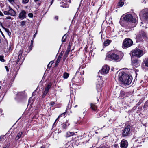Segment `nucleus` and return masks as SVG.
Segmentation results:
<instances>
[{
  "label": "nucleus",
  "mask_w": 148,
  "mask_h": 148,
  "mask_svg": "<svg viewBox=\"0 0 148 148\" xmlns=\"http://www.w3.org/2000/svg\"><path fill=\"white\" fill-rule=\"evenodd\" d=\"M145 65L146 66L148 67V58L147 59L145 62Z\"/></svg>",
  "instance_id": "2f4dec72"
},
{
  "label": "nucleus",
  "mask_w": 148,
  "mask_h": 148,
  "mask_svg": "<svg viewBox=\"0 0 148 148\" xmlns=\"http://www.w3.org/2000/svg\"><path fill=\"white\" fill-rule=\"evenodd\" d=\"M3 28L5 30V32L7 33L8 35L9 36L10 35L11 33L8 29L5 28L4 27H3Z\"/></svg>",
  "instance_id": "5701e85b"
},
{
  "label": "nucleus",
  "mask_w": 148,
  "mask_h": 148,
  "mask_svg": "<svg viewBox=\"0 0 148 148\" xmlns=\"http://www.w3.org/2000/svg\"><path fill=\"white\" fill-rule=\"evenodd\" d=\"M142 1V3L144 2L145 3L147 2L148 1V0H140Z\"/></svg>",
  "instance_id": "ea45409f"
},
{
  "label": "nucleus",
  "mask_w": 148,
  "mask_h": 148,
  "mask_svg": "<svg viewBox=\"0 0 148 148\" xmlns=\"http://www.w3.org/2000/svg\"><path fill=\"white\" fill-rule=\"evenodd\" d=\"M0 15L2 16H4L3 14L2 13V12L1 11H0Z\"/></svg>",
  "instance_id": "c03bdc74"
},
{
  "label": "nucleus",
  "mask_w": 148,
  "mask_h": 148,
  "mask_svg": "<svg viewBox=\"0 0 148 148\" xmlns=\"http://www.w3.org/2000/svg\"><path fill=\"white\" fill-rule=\"evenodd\" d=\"M37 31L36 30V33L34 35V36H33L34 38H35V36H36L37 34Z\"/></svg>",
  "instance_id": "a19ab883"
},
{
  "label": "nucleus",
  "mask_w": 148,
  "mask_h": 148,
  "mask_svg": "<svg viewBox=\"0 0 148 148\" xmlns=\"http://www.w3.org/2000/svg\"><path fill=\"white\" fill-rule=\"evenodd\" d=\"M132 40L129 38H126L123 42V46L124 48H127L130 47L133 44Z\"/></svg>",
  "instance_id": "39448f33"
},
{
  "label": "nucleus",
  "mask_w": 148,
  "mask_h": 148,
  "mask_svg": "<svg viewBox=\"0 0 148 148\" xmlns=\"http://www.w3.org/2000/svg\"><path fill=\"white\" fill-rule=\"evenodd\" d=\"M53 63L51 62H50L48 65L47 67H50L51 66V65Z\"/></svg>",
  "instance_id": "c9c22d12"
},
{
  "label": "nucleus",
  "mask_w": 148,
  "mask_h": 148,
  "mask_svg": "<svg viewBox=\"0 0 148 148\" xmlns=\"http://www.w3.org/2000/svg\"><path fill=\"white\" fill-rule=\"evenodd\" d=\"M23 133V132H20L17 134V136L16 137L15 140H18L21 136L22 135Z\"/></svg>",
  "instance_id": "a211bd4d"
},
{
  "label": "nucleus",
  "mask_w": 148,
  "mask_h": 148,
  "mask_svg": "<svg viewBox=\"0 0 148 148\" xmlns=\"http://www.w3.org/2000/svg\"><path fill=\"white\" fill-rule=\"evenodd\" d=\"M123 19L126 21H130L133 23H135L137 20L136 18H134L131 14H127L123 18Z\"/></svg>",
  "instance_id": "423d86ee"
},
{
  "label": "nucleus",
  "mask_w": 148,
  "mask_h": 148,
  "mask_svg": "<svg viewBox=\"0 0 148 148\" xmlns=\"http://www.w3.org/2000/svg\"><path fill=\"white\" fill-rule=\"evenodd\" d=\"M2 35H3V36H4V35L2 33Z\"/></svg>",
  "instance_id": "bf43d9fd"
},
{
  "label": "nucleus",
  "mask_w": 148,
  "mask_h": 148,
  "mask_svg": "<svg viewBox=\"0 0 148 148\" xmlns=\"http://www.w3.org/2000/svg\"><path fill=\"white\" fill-rule=\"evenodd\" d=\"M32 47H33V46H32V45H31L29 46V51H28V53L32 49Z\"/></svg>",
  "instance_id": "e433bc0d"
},
{
  "label": "nucleus",
  "mask_w": 148,
  "mask_h": 148,
  "mask_svg": "<svg viewBox=\"0 0 148 148\" xmlns=\"http://www.w3.org/2000/svg\"><path fill=\"white\" fill-rule=\"evenodd\" d=\"M53 1H52L51 2V4H50V5H52V3H53Z\"/></svg>",
  "instance_id": "603ef678"
},
{
  "label": "nucleus",
  "mask_w": 148,
  "mask_h": 148,
  "mask_svg": "<svg viewBox=\"0 0 148 148\" xmlns=\"http://www.w3.org/2000/svg\"><path fill=\"white\" fill-rule=\"evenodd\" d=\"M111 42V41L109 40H107L105 41L103 43V45L105 46H107L109 45Z\"/></svg>",
  "instance_id": "aec40b11"
},
{
  "label": "nucleus",
  "mask_w": 148,
  "mask_h": 148,
  "mask_svg": "<svg viewBox=\"0 0 148 148\" xmlns=\"http://www.w3.org/2000/svg\"><path fill=\"white\" fill-rule=\"evenodd\" d=\"M107 58H110L115 62L120 61L122 59V57H119V55L114 53L108 54Z\"/></svg>",
  "instance_id": "f03ea898"
},
{
  "label": "nucleus",
  "mask_w": 148,
  "mask_h": 148,
  "mask_svg": "<svg viewBox=\"0 0 148 148\" xmlns=\"http://www.w3.org/2000/svg\"><path fill=\"white\" fill-rule=\"evenodd\" d=\"M71 46V44L69 43V45L67 49L69 50H70Z\"/></svg>",
  "instance_id": "f704fd0d"
},
{
  "label": "nucleus",
  "mask_w": 148,
  "mask_h": 148,
  "mask_svg": "<svg viewBox=\"0 0 148 148\" xmlns=\"http://www.w3.org/2000/svg\"><path fill=\"white\" fill-rule=\"evenodd\" d=\"M124 5V2H119V3H118V5L119 6H120V7H122V6L123 5Z\"/></svg>",
  "instance_id": "c85d7f7f"
},
{
  "label": "nucleus",
  "mask_w": 148,
  "mask_h": 148,
  "mask_svg": "<svg viewBox=\"0 0 148 148\" xmlns=\"http://www.w3.org/2000/svg\"><path fill=\"white\" fill-rule=\"evenodd\" d=\"M97 84L100 85H103V82L102 80V78L101 77H99L97 79Z\"/></svg>",
  "instance_id": "2eb2a0df"
},
{
  "label": "nucleus",
  "mask_w": 148,
  "mask_h": 148,
  "mask_svg": "<svg viewBox=\"0 0 148 148\" xmlns=\"http://www.w3.org/2000/svg\"><path fill=\"white\" fill-rule=\"evenodd\" d=\"M132 54L133 56L140 58L143 54V53L142 50L137 49L132 50Z\"/></svg>",
  "instance_id": "7ed1b4c3"
},
{
  "label": "nucleus",
  "mask_w": 148,
  "mask_h": 148,
  "mask_svg": "<svg viewBox=\"0 0 148 148\" xmlns=\"http://www.w3.org/2000/svg\"><path fill=\"white\" fill-rule=\"evenodd\" d=\"M66 113V112H64L62 114H61L60 115H61V116H63L65 115Z\"/></svg>",
  "instance_id": "79ce46f5"
},
{
  "label": "nucleus",
  "mask_w": 148,
  "mask_h": 148,
  "mask_svg": "<svg viewBox=\"0 0 148 148\" xmlns=\"http://www.w3.org/2000/svg\"><path fill=\"white\" fill-rule=\"evenodd\" d=\"M4 14L5 15H9L8 10V11H4Z\"/></svg>",
  "instance_id": "473e14b6"
},
{
  "label": "nucleus",
  "mask_w": 148,
  "mask_h": 148,
  "mask_svg": "<svg viewBox=\"0 0 148 148\" xmlns=\"http://www.w3.org/2000/svg\"><path fill=\"white\" fill-rule=\"evenodd\" d=\"M69 74L66 72L64 73L63 77L64 79H67L69 76Z\"/></svg>",
  "instance_id": "a878e982"
},
{
  "label": "nucleus",
  "mask_w": 148,
  "mask_h": 148,
  "mask_svg": "<svg viewBox=\"0 0 148 148\" xmlns=\"http://www.w3.org/2000/svg\"><path fill=\"white\" fill-rule=\"evenodd\" d=\"M55 104V103L53 101H52L50 103V104L52 106L53 105Z\"/></svg>",
  "instance_id": "37998d69"
},
{
  "label": "nucleus",
  "mask_w": 148,
  "mask_h": 148,
  "mask_svg": "<svg viewBox=\"0 0 148 148\" xmlns=\"http://www.w3.org/2000/svg\"><path fill=\"white\" fill-rule=\"evenodd\" d=\"M147 36L146 34L143 31H141L137 35L136 38L137 39H140L141 37H143L144 39H146L147 38Z\"/></svg>",
  "instance_id": "1a4fd4ad"
},
{
  "label": "nucleus",
  "mask_w": 148,
  "mask_h": 148,
  "mask_svg": "<svg viewBox=\"0 0 148 148\" xmlns=\"http://www.w3.org/2000/svg\"><path fill=\"white\" fill-rule=\"evenodd\" d=\"M66 134L67 136L69 137L73 136L74 134V133L73 132H67Z\"/></svg>",
  "instance_id": "4be33fe9"
},
{
  "label": "nucleus",
  "mask_w": 148,
  "mask_h": 148,
  "mask_svg": "<svg viewBox=\"0 0 148 148\" xmlns=\"http://www.w3.org/2000/svg\"><path fill=\"white\" fill-rule=\"evenodd\" d=\"M10 3H12L15 0H8Z\"/></svg>",
  "instance_id": "4c0bfd02"
},
{
  "label": "nucleus",
  "mask_w": 148,
  "mask_h": 148,
  "mask_svg": "<svg viewBox=\"0 0 148 148\" xmlns=\"http://www.w3.org/2000/svg\"><path fill=\"white\" fill-rule=\"evenodd\" d=\"M6 18L7 19H10L11 18V17L10 16H8Z\"/></svg>",
  "instance_id": "49530a36"
},
{
  "label": "nucleus",
  "mask_w": 148,
  "mask_h": 148,
  "mask_svg": "<svg viewBox=\"0 0 148 148\" xmlns=\"http://www.w3.org/2000/svg\"><path fill=\"white\" fill-rule=\"evenodd\" d=\"M26 12L24 10H22L19 13L18 18L21 20H23L26 18Z\"/></svg>",
  "instance_id": "9b49d317"
},
{
  "label": "nucleus",
  "mask_w": 148,
  "mask_h": 148,
  "mask_svg": "<svg viewBox=\"0 0 148 148\" xmlns=\"http://www.w3.org/2000/svg\"><path fill=\"white\" fill-rule=\"evenodd\" d=\"M132 65L135 67H137L139 65L138 61L136 60H134L133 62L132 63Z\"/></svg>",
  "instance_id": "f3484780"
},
{
  "label": "nucleus",
  "mask_w": 148,
  "mask_h": 148,
  "mask_svg": "<svg viewBox=\"0 0 148 148\" xmlns=\"http://www.w3.org/2000/svg\"><path fill=\"white\" fill-rule=\"evenodd\" d=\"M143 22H141V23L142 24H143Z\"/></svg>",
  "instance_id": "6e6d98bb"
},
{
  "label": "nucleus",
  "mask_w": 148,
  "mask_h": 148,
  "mask_svg": "<svg viewBox=\"0 0 148 148\" xmlns=\"http://www.w3.org/2000/svg\"><path fill=\"white\" fill-rule=\"evenodd\" d=\"M0 25L3 28V26L2 25V24L1 22H0Z\"/></svg>",
  "instance_id": "09e8293b"
},
{
  "label": "nucleus",
  "mask_w": 148,
  "mask_h": 148,
  "mask_svg": "<svg viewBox=\"0 0 148 148\" xmlns=\"http://www.w3.org/2000/svg\"><path fill=\"white\" fill-rule=\"evenodd\" d=\"M0 112H2V110L1 109H0Z\"/></svg>",
  "instance_id": "864d4df0"
},
{
  "label": "nucleus",
  "mask_w": 148,
  "mask_h": 148,
  "mask_svg": "<svg viewBox=\"0 0 148 148\" xmlns=\"http://www.w3.org/2000/svg\"><path fill=\"white\" fill-rule=\"evenodd\" d=\"M9 9L8 12L9 15L12 16H14L16 15V12L11 8L10 6H9Z\"/></svg>",
  "instance_id": "ddd939ff"
},
{
  "label": "nucleus",
  "mask_w": 148,
  "mask_h": 148,
  "mask_svg": "<svg viewBox=\"0 0 148 148\" xmlns=\"http://www.w3.org/2000/svg\"><path fill=\"white\" fill-rule=\"evenodd\" d=\"M61 117V115H59L58 117L56 119V120L55 122H54V123H53V125H54V124L56 123V121L58 120V119L59 118H60V117Z\"/></svg>",
  "instance_id": "58836bf2"
},
{
  "label": "nucleus",
  "mask_w": 148,
  "mask_h": 148,
  "mask_svg": "<svg viewBox=\"0 0 148 148\" xmlns=\"http://www.w3.org/2000/svg\"><path fill=\"white\" fill-rule=\"evenodd\" d=\"M29 0H22V3L23 4H25L28 3Z\"/></svg>",
  "instance_id": "bb28decb"
},
{
  "label": "nucleus",
  "mask_w": 148,
  "mask_h": 148,
  "mask_svg": "<svg viewBox=\"0 0 148 148\" xmlns=\"http://www.w3.org/2000/svg\"><path fill=\"white\" fill-rule=\"evenodd\" d=\"M110 69V68L108 66L105 65L103 66L102 69L99 72L102 74H106L108 73Z\"/></svg>",
  "instance_id": "6e6552de"
},
{
  "label": "nucleus",
  "mask_w": 148,
  "mask_h": 148,
  "mask_svg": "<svg viewBox=\"0 0 148 148\" xmlns=\"http://www.w3.org/2000/svg\"><path fill=\"white\" fill-rule=\"evenodd\" d=\"M70 50H69L67 49V50L65 52V54L64 55V57L65 59L67 57V56L68 54H69V52H70Z\"/></svg>",
  "instance_id": "b1692460"
},
{
  "label": "nucleus",
  "mask_w": 148,
  "mask_h": 148,
  "mask_svg": "<svg viewBox=\"0 0 148 148\" xmlns=\"http://www.w3.org/2000/svg\"><path fill=\"white\" fill-rule=\"evenodd\" d=\"M90 108H92V110L95 111H96L97 110V107L95 104L91 103L90 104Z\"/></svg>",
  "instance_id": "6ab92c4d"
},
{
  "label": "nucleus",
  "mask_w": 148,
  "mask_h": 148,
  "mask_svg": "<svg viewBox=\"0 0 148 148\" xmlns=\"http://www.w3.org/2000/svg\"><path fill=\"white\" fill-rule=\"evenodd\" d=\"M60 59L58 58L57 60L56 64L57 63L58 64V63L60 61Z\"/></svg>",
  "instance_id": "a18cd8bd"
},
{
  "label": "nucleus",
  "mask_w": 148,
  "mask_h": 148,
  "mask_svg": "<svg viewBox=\"0 0 148 148\" xmlns=\"http://www.w3.org/2000/svg\"><path fill=\"white\" fill-rule=\"evenodd\" d=\"M5 67L6 68V70H7V71H8L9 70L8 69V67L7 66H5Z\"/></svg>",
  "instance_id": "8fccbe9b"
},
{
  "label": "nucleus",
  "mask_w": 148,
  "mask_h": 148,
  "mask_svg": "<svg viewBox=\"0 0 148 148\" xmlns=\"http://www.w3.org/2000/svg\"><path fill=\"white\" fill-rule=\"evenodd\" d=\"M80 79H79V80L77 82H79L80 81Z\"/></svg>",
  "instance_id": "5fc2aeb1"
},
{
  "label": "nucleus",
  "mask_w": 148,
  "mask_h": 148,
  "mask_svg": "<svg viewBox=\"0 0 148 148\" xmlns=\"http://www.w3.org/2000/svg\"><path fill=\"white\" fill-rule=\"evenodd\" d=\"M0 60L2 62H4V60L3 59V56H0Z\"/></svg>",
  "instance_id": "7c9ffc66"
},
{
  "label": "nucleus",
  "mask_w": 148,
  "mask_h": 148,
  "mask_svg": "<svg viewBox=\"0 0 148 148\" xmlns=\"http://www.w3.org/2000/svg\"><path fill=\"white\" fill-rule=\"evenodd\" d=\"M102 85L96 84V89L98 92H100L101 90V88Z\"/></svg>",
  "instance_id": "412c9836"
},
{
  "label": "nucleus",
  "mask_w": 148,
  "mask_h": 148,
  "mask_svg": "<svg viewBox=\"0 0 148 148\" xmlns=\"http://www.w3.org/2000/svg\"><path fill=\"white\" fill-rule=\"evenodd\" d=\"M52 85L51 83H49L47 86L46 87L45 90L43 92V94L42 95V97L44 98L45 97L46 94L48 92L49 90L51 88V87Z\"/></svg>",
  "instance_id": "9d476101"
},
{
  "label": "nucleus",
  "mask_w": 148,
  "mask_h": 148,
  "mask_svg": "<svg viewBox=\"0 0 148 148\" xmlns=\"http://www.w3.org/2000/svg\"><path fill=\"white\" fill-rule=\"evenodd\" d=\"M5 138V137L4 135H2L0 137V139L1 140H4Z\"/></svg>",
  "instance_id": "cd10ccee"
},
{
  "label": "nucleus",
  "mask_w": 148,
  "mask_h": 148,
  "mask_svg": "<svg viewBox=\"0 0 148 148\" xmlns=\"http://www.w3.org/2000/svg\"><path fill=\"white\" fill-rule=\"evenodd\" d=\"M130 133V126H127L123 130L122 133V136L123 137L129 135Z\"/></svg>",
  "instance_id": "0eeeda50"
},
{
  "label": "nucleus",
  "mask_w": 148,
  "mask_h": 148,
  "mask_svg": "<svg viewBox=\"0 0 148 148\" xmlns=\"http://www.w3.org/2000/svg\"><path fill=\"white\" fill-rule=\"evenodd\" d=\"M69 125V124L68 123V121H66V122L64 123L62 125V128L63 129H66Z\"/></svg>",
  "instance_id": "dca6fc26"
},
{
  "label": "nucleus",
  "mask_w": 148,
  "mask_h": 148,
  "mask_svg": "<svg viewBox=\"0 0 148 148\" xmlns=\"http://www.w3.org/2000/svg\"><path fill=\"white\" fill-rule=\"evenodd\" d=\"M118 79L120 81L121 84L126 86L131 84L132 77L131 75L122 72L119 73Z\"/></svg>",
  "instance_id": "f257e3e1"
},
{
  "label": "nucleus",
  "mask_w": 148,
  "mask_h": 148,
  "mask_svg": "<svg viewBox=\"0 0 148 148\" xmlns=\"http://www.w3.org/2000/svg\"><path fill=\"white\" fill-rule=\"evenodd\" d=\"M67 36V35L66 34H64V36H63L62 39V41L63 42H65L66 39V38Z\"/></svg>",
  "instance_id": "393cba45"
},
{
  "label": "nucleus",
  "mask_w": 148,
  "mask_h": 148,
  "mask_svg": "<svg viewBox=\"0 0 148 148\" xmlns=\"http://www.w3.org/2000/svg\"><path fill=\"white\" fill-rule=\"evenodd\" d=\"M28 15V16L30 18H32L33 16V14L32 13H29Z\"/></svg>",
  "instance_id": "72a5a7b5"
},
{
  "label": "nucleus",
  "mask_w": 148,
  "mask_h": 148,
  "mask_svg": "<svg viewBox=\"0 0 148 148\" xmlns=\"http://www.w3.org/2000/svg\"><path fill=\"white\" fill-rule=\"evenodd\" d=\"M141 20H145L148 18V9L143 10L140 14Z\"/></svg>",
  "instance_id": "20e7f679"
},
{
  "label": "nucleus",
  "mask_w": 148,
  "mask_h": 148,
  "mask_svg": "<svg viewBox=\"0 0 148 148\" xmlns=\"http://www.w3.org/2000/svg\"><path fill=\"white\" fill-rule=\"evenodd\" d=\"M1 86H0V89H1Z\"/></svg>",
  "instance_id": "4d7b16f0"
},
{
  "label": "nucleus",
  "mask_w": 148,
  "mask_h": 148,
  "mask_svg": "<svg viewBox=\"0 0 148 148\" xmlns=\"http://www.w3.org/2000/svg\"><path fill=\"white\" fill-rule=\"evenodd\" d=\"M33 40H32L31 41V45H32V43H33Z\"/></svg>",
  "instance_id": "3c124183"
},
{
  "label": "nucleus",
  "mask_w": 148,
  "mask_h": 148,
  "mask_svg": "<svg viewBox=\"0 0 148 148\" xmlns=\"http://www.w3.org/2000/svg\"><path fill=\"white\" fill-rule=\"evenodd\" d=\"M120 144L121 148H126L127 147L128 145V142L125 140H122Z\"/></svg>",
  "instance_id": "f8f14e48"
},
{
  "label": "nucleus",
  "mask_w": 148,
  "mask_h": 148,
  "mask_svg": "<svg viewBox=\"0 0 148 148\" xmlns=\"http://www.w3.org/2000/svg\"><path fill=\"white\" fill-rule=\"evenodd\" d=\"M2 35H3V36H4V35L2 33Z\"/></svg>",
  "instance_id": "13d9d810"
},
{
  "label": "nucleus",
  "mask_w": 148,
  "mask_h": 148,
  "mask_svg": "<svg viewBox=\"0 0 148 148\" xmlns=\"http://www.w3.org/2000/svg\"><path fill=\"white\" fill-rule=\"evenodd\" d=\"M55 18L57 20H58V16H55Z\"/></svg>",
  "instance_id": "de8ad7c7"
},
{
  "label": "nucleus",
  "mask_w": 148,
  "mask_h": 148,
  "mask_svg": "<svg viewBox=\"0 0 148 148\" xmlns=\"http://www.w3.org/2000/svg\"><path fill=\"white\" fill-rule=\"evenodd\" d=\"M23 50H20L19 51V55L18 56V57H17L16 59H17V60L16 61H16V64H17L19 61H20V59H21V56H22V54L23 53Z\"/></svg>",
  "instance_id": "4468645a"
},
{
  "label": "nucleus",
  "mask_w": 148,
  "mask_h": 148,
  "mask_svg": "<svg viewBox=\"0 0 148 148\" xmlns=\"http://www.w3.org/2000/svg\"><path fill=\"white\" fill-rule=\"evenodd\" d=\"M26 23V22L25 21H23L21 23V25L23 26Z\"/></svg>",
  "instance_id": "c756f323"
}]
</instances>
